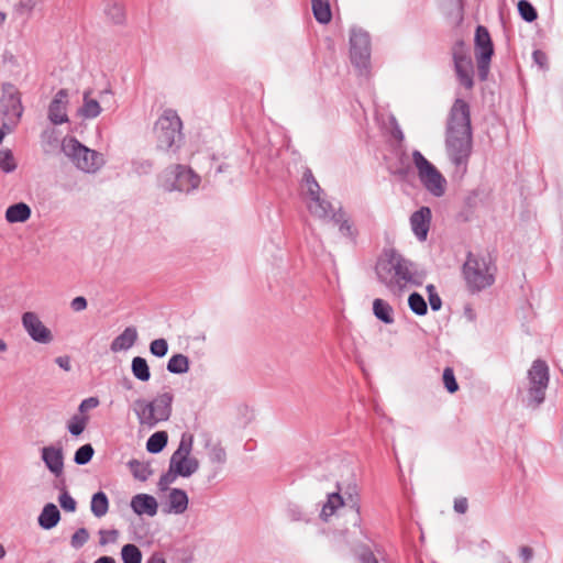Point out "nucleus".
Masks as SVG:
<instances>
[{
	"instance_id": "6ab92c4d",
	"label": "nucleus",
	"mask_w": 563,
	"mask_h": 563,
	"mask_svg": "<svg viewBox=\"0 0 563 563\" xmlns=\"http://www.w3.org/2000/svg\"><path fill=\"white\" fill-rule=\"evenodd\" d=\"M42 460L46 467L55 475L60 476L64 470V454L62 448L54 445L42 449Z\"/></svg>"
},
{
	"instance_id": "ea45409f",
	"label": "nucleus",
	"mask_w": 563,
	"mask_h": 563,
	"mask_svg": "<svg viewBox=\"0 0 563 563\" xmlns=\"http://www.w3.org/2000/svg\"><path fill=\"white\" fill-rule=\"evenodd\" d=\"M303 180L308 188V194L310 196V199L319 197L321 195V188H320L319 184L317 183V180L310 169H307L303 173Z\"/></svg>"
},
{
	"instance_id": "2f4dec72",
	"label": "nucleus",
	"mask_w": 563,
	"mask_h": 563,
	"mask_svg": "<svg viewBox=\"0 0 563 563\" xmlns=\"http://www.w3.org/2000/svg\"><path fill=\"white\" fill-rule=\"evenodd\" d=\"M168 442V434L166 431H157L153 433L146 442V450L152 454H157L164 450Z\"/></svg>"
},
{
	"instance_id": "6e6552de",
	"label": "nucleus",
	"mask_w": 563,
	"mask_h": 563,
	"mask_svg": "<svg viewBox=\"0 0 563 563\" xmlns=\"http://www.w3.org/2000/svg\"><path fill=\"white\" fill-rule=\"evenodd\" d=\"M192 444L194 435L188 432L183 433L177 450L170 456V471L176 472L181 477H189L199 468L198 460L190 456Z\"/></svg>"
},
{
	"instance_id": "4d7b16f0",
	"label": "nucleus",
	"mask_w": 563,
	"mask_h": 563,
	"mask_svg": "<svg viewBox=\"0 0 563 563\" xmlns=\"http://www.w3.org/2000/svg\"><path fill=\"white\" fill-rule=\"evenodd\" d=\"M99 405V399L97 397H89L84 399L79 405V412L82 415L89 409L96 408Z\"/></svg>"
},
{
	"instance_id": "20e7f679",
	"label": "nucleus",
	"mask_w": 563,
	"mask_h": 563,
	"mask_svg": "<svg viewBox=\"0 0 563 563\" xmlns=\"http://www.w3.org/2000/svg\"><path fill=\"white\" fill-rule=\"evenodd\" d=\"M496 267L489 256L470 253L464 265L463 276L467 288L481 291L495 282Z\"/></svg>"
},
{
	"instance_id": "473e14b6",
	"label": "nucleus",
	"mask_w": 563,
	"mask_h": 563,
	"mask_svg": "<svg viewBox=\"0 0 563 563\" xmlns=\"http://www.w3.org/2000/svg\"><path fill=\"white\" fill-rule=\"evenodd\" d=\"M167 371L172 374H185L189 371V358L188 356L178 353L174 354L168 363Z\"/></svg>"
},
{
	"instance_id": "72a5a7b5",
	"label": "nucleus",
	"mask_w": 563,
	"mask_h": 563,
	"mask_svg": "<svg viewBox=\"0 0 563 563\" xmlns=\"http://www.w3.org/2000/svg\"><path fill=\"white\" fill-rule=\"evenodd\" d=\"M128 465L133 476L142 482H145L153 473L148 464L137 460H131Z\"/></svg>"
},
{
	"instance_id": "f8f14e48",
	"label": "nucleus",
	"mask_w": 563,
	"mask_h": 563,
	"mask_svg": "<svg viewBox=\"0 0 563 563\" xmlns=\"http://www.w3.org/2000/svg\"><path fill=\"white\" fill-rule=\"evenodd\" d=\"M453 60L460 82L467 89L473 87L474 66L470 49L464 42L453 46Z\"/></svg>"
},
{
	"instance_id": "13d9d810",
	"label": "nucleus",
	"mask_w": 563,
	"mask_h": 563,
	"mask_svg": "<svg viewBox=\"0 0 563 563\" xmlns=\"http://www.w3.org/2000/svg\"><path fill=\"white\" fill-rule=\"evenodd\" d=\"M87 299L82 296H78L71 300L70 308L76 312H80L87 308Z\"/></svg>"
},
{
	"instance_id": "09e8293b",
	"label": "nucleus",
	"mask_w": 563,
	"mask_h": 563,
	"mask_svg": "<svg viewBox=\"0 0 563 563\" xmlns=\"http://www.w3.org/2000/svg\"><path fill=\"white\" fill-rule=\"evenodd\" d=\"M36 5V1L35 0H19L13 9H14V12L18 14V15H26L29 16L32 11L34 10Z\"/></svg>"
},
{
	"instance_id": "dca6fc26",
	"label": "nucleus",
	"mask_w": 563,
	"mask_h": 563,
	"mask_svg": "<svg viewBox=\"0 0 563 563\" xmlns=\"http://www.w3.org/2000/svg\"><path fill=\"white\" fill-rule=\"evenodd\" d=\"M339 507H349L354 510L356 515L360 514V504L357 497L350 495L346 499H344L339 493H331L328 495V500L323 505L321 510V518L323 520H328L330 516H332Z\"/></svg>"
},
{
	"instance_id": "412c9836",
	"label": "nucleus",
	"mask_w": 563,
	"mask_h": 563,
	"mask_svg": "<svg viewBox=\"0 0 563 563\" xmlns=\"http://www.w3.org/2000/svg\"><path fill=\"white\" fill-rule=\"evenodd\" d=\"M137 340V331L135 327H126L122 333L115 336L111 344L110 350L113 353L126 351L131 349Z\"/></svg>"
},
{
	"instance_id": "c85d7f7f",
	"label": "nucleus",
	"mask_w": 563,
	"mask_h": 563,
	"mask_svg": "<svg viewBox=\"0 0 563 563\" xmlns=\"http://www.w3.org/2000/svg\"><path fill=\"white\" fill-rule=\"evenodd\" d=\"M90 509L95 517L101 518L109 510V499L102 490L96 493L91 497Z\"/></svg>"
},
{
	"instance_id": "680f3d73",
	"label": "nucleus",
	"mask_w": 563,
	"mask_h": 563,
	"mask_svg": "<svg viewBox=\"0 0 563 563\" xmlns=\"http://www.w3.org/2000/svg\"><path fill=\"white\" fill-rule=\"evenodd\" d=\"M55 363L66 372L70 371L71 368L69 356H58L56 357Z\"/></svg>"
},
{
	"instance_id": "1a4fd4ad",
	"label": "nucleus",
	"mask_w": 563,
	"mask_h": 563,
	"mask_svg": "<svg viewBox=\"0 0 563 563\" xmlns=\"http://www.w3.org/2000/svg\"><path fill=\"white\" fill-rule=\"evenodd\" d=\"M412 156L415 166H412L409 157L402 154L400 157L401 167L393 170V173L398 174L401 177L402 191L406 195L416 198L417 192H415V189L422 184V154L420 151H415Z\"/></svg>"
},
{
	"instance_id": "49530a36",
	"label": "nucleus",
	"mask_w": 563,
	"mask_h": 563,
	"mask_svg": "<svg viewBox=\"0 0 563 563\" xmlns=\"http://www.w3.org/2000/svg\"><path fill=\"white\" fill-rule=\"evenodd\" d=\"M209 459L212 463L224 464L227 461L225 449L220 443L212 445L209 451Z\"/></svg>"
},
{
	"instance_id": "0e129e2a",
	"label": "nucleus",
	"mask_w": 563,
	"mask_h": 563,
	"mask_svg": "<svg viewBox=\"0 0 563 563\" xmlns=\"http://www.w3.org/2000/svg\"><path fill=\"white\" fill-rule=\"evenodd\" d=\"M391 135L398 142H401L404 139V134H402L400 128L396 123L391 129Z\"/></svg>"
},
{
	"instance_id": "a211bd4d",
	"label": "nucleus",
	"mask_w": 563,
	"mask_h": 563,
	"mask_svg": "<svg viewBox=\"0 0 563 563\" xmlns=\"http://www.w3.org/2000/svg\"><path fill=\"white\" fill-rule=\"evenodd\" d=\"M200 184V177L196 175L192 169L187 168L183 165L176 166L175 180L168 190H178L183 192H189L198 188Z\"/></svg>"
},
{
	"instance_id": "b1692460",
	"label": "nucleus",
	"mask_w": 563,
	"mask_h": 563,
	"mask_svg": "<svg viewBox=\"0 0 563 563\" xmlns=\"http://www.w3.org/2000/svg\"><path fill=\"white\" fill-rule=\"evenodd\" d=\"M32 210L25 202L11 205L5 210V220L9 223H22L31 218Z\"/></svg>"
},
{
	"instance_id": "ddd939ff",
	"label": "nucleus",
	"mask_w": 563,
	"mask_h": 563,
	"mask_svg": "<svg viewBox=\"0 0 563 563\" xmlns=\"http://www.w3.org/2000/svg\"><path fill=\"white\" fill-rule=\"evenodd\" d=\"M0 108L4 117L18 122L23 114V104L19 89L11 82L2 85Z\"/></svg>"
},
{
	"instance_id": "423d86ee",
	"label": "nucleus",
	"mask_w": 563,
	"mask_h": 563,
	"mask_svg": "<svg viewBox=\"0 0 563 563\" xmlns=\"http://www.w3.org/2000/svg\"><path fill=\"white\" fill-rule=\"evenodd\" d=\"M550 382L549 366L542 360L533 361L527 373L526 396L523 401L527 407L537 409L545 399V393Z\"/></svg>"
},
{
	"instance_id": "c9c22d12",
	"label": "nucleus",
	"mask_w": 563,
	"mask_h": 563,
	"mask_svg": "<svg viewBox=\"0 0 563 563\" xmlns=\"http://www.w3.org/2000/svg\"><path fill=\"white\" fill-rule=\"evenodd\" d=\"M123 563H141L142 552L135 544H125L121 550Z\"/></svg>"
},
{
	"instance_id": "393cba45",
	"label": "nucleus",
	"mask_w": 563,
	"mask_h": 563,
	"mask_svg": "<svg viewBox=\"0 0 563 563\" xmlns=\"http://www.w3.org/2000/svg\"><path fill=\"white\" fill-rule=\"evenodd\" d=\"M103 12L113 24L121 25L125 22V10L121 2L117 0H106Z\"/></svg>"
},
{
	"instance_id": "c756f323",
	"label": "nucleus",
	"mask_w": 563,
	"mask_h": 563,
	"mask_svg": "<svg viewBox=\"0 0 563 563\" xmlns=\"http://www.w3.org/2000/svg\"><path fill=\"white\" fill-rule=\"evenodd\" d=\"M101 113V107L96 99L90 98V90L84 92V103L80 114L85 119H95Z\"/></svg>"
},
{
	"instance_id": "603ef678",
	"label": "nucleus",
	"mask_w": 563,
	"mask_h": 563,
	"mask_svg": "<svg viewBox=\"0 0 563 563\" xmlns=\"http://www.w3.org/2000/svg\"><path fill=\"white\" fill-rule=\"evenodd\" d=\"M287 516L291 521H305L308 522L309 519L307 518L306 514L302 511L301 507L295 504H290L287 507Z\"/></svg>"
},
{
	"instance_id": "7ed1b4c3",
	"label": "nucleus",
	"mask_w": 563,
	"mask_h": 563,
	"mask_svg": "<svg viewBox=\"0 0 563 563\" xmlns=\"http://www.w3.org/2000/svg\"><path fill=\"white\" fill-rule=\"evenodd\" d=\"M174 395L170 391L158 394L152 400L136 399L133 411L141 427L153 429L158 423L168 421L173 412Z\"/></svg>"
},
{
	"instance_id": "3c124183",
	"label": "nucleus",
	"mask_w": 563,
	"mask_h": 563,
	"mask_svg": "<svg viewBox=\"0 0 563 563\" xmlns=\"http://www.w3.org/2000/svg\"><path fill=\"white\" fill-rule=\"evenodd\" d=\"M428 294V300L431 309L433 311H438L442 306L441 297L439 296L435 287L433 285H428L426 287Z\"/></svg>"
},
{
	"instance_id": "bf43d9fd",
	"label": "nucleus",
	"mask_w": 563,
	"mask_h": 563,
	"mask_svg": "<svg viewBox=\"0 0 563 563\" xmlns=\"http://www.w3.org/2000/svg\"><path fill=\"white\" fill-rule=\"evenodd\" d=\"M467 508H468V503H467L466 498L461 497V498H456L454 500V510L457 514H465L467 511Z\"/></svg>"
},
{
	"instance_id": "a19ab883",
	"label": "nucleus",
	"mask_w": 563,
	"mask_h": 563,
	"mask_svg": "<svg viewBox=\"0 0 563 563\" xmlns=\"http://www.w3.org/2000/svg\"><path fill=\"white\" fill-rule=\"evenodd\" d=\"M518 11L520 16L527 22H532L538 16L536 9L527 0H520L518 2Z\"/></svg>"
},
{
	"instance_id": "69168bd1",
	"label": "nucleus",
	"mask_w": 563,
	"mask_h": 563,
	"mask_svg": "<svg viewBox=\"0 0 563 563\" xmlns=\"http://www.w3.org/2000/svg\"><path fill=\"white\" fill-rule=\"evenodd\" d=\"M146 563H166L164 556L161 553H153Z\"/></svg>"
},
{
	"instance_id": "9d476101",
	"label": "nucleus",
	"mask_w": 563,
	"mask_h": 563,
	"mask_svg": "<svg viewBox=\"0 0 563 563\" xmlns=\"http://www.w3.org/2000/svg\"><path fill=\"white\" fill-rule=\"evenodd\" d=\"M350 57L352 64L366 69L371 58V38L369 34L361 29L352 30L350 36Z\"/></svg>"
},
{
	"instance_id": "58836bf2",
	"label": "nucleus",
	"mask_w": 563,
	"mask_h": 563,
	"mask_svg": "<svg viewBox=\"0 0 563 563\" xmlns=\"http://www.w3.org/2000/svg\"><path fill=\"white\" fill-rule=\"evenodd\" d=\"M93 454H95V450H93L92 445L89 443L85 444V445L80 446L79 449H77V451L75 452L74 462L77 465H86L91 461Z\"/></svg>"
},
{
	"instance_id": "052dcab7",
	"label": "nucleus",
	"mask_w": 563,
	"mask_h": 563,
	"mask_svg": "<svg viewBox=\"0 0 563 563\" xmlns=\"http://www.w3.org/2000/svg\"><path fill=\"white\" fill-rule=\"evenodd\" d=\"M519 555H520V558H521L523 563H530V561H531V559L533 556V551L529 547H522L520 549Z\"/></svg>"
},
{
	"instance_id": "7c9ffc66",
	"label": "nucleus",
	"mask_w": 563,
	"mask_h": 563,
	"mask_svg": "<svg viewBox=\"0 0 563 563\" xmlns=\"http://www.w3.org/2000/svg\"><path fill=\"white\" fill-rule=\"evenodd\" d=\"M131 372L133 376L141 382H148L151 378V371L147 361L144 357H133L131 362Z\"/></svg>"
},
{
	"instance_id": "c03bdc74",
	"label": "nucleus",
	"mask_w": 563,
	"mask_h": 563,
	"mask_svg": "<svg viewBox=\"0 0 563 563\" xmlns=\"http://www.w3.org/2000/svg\"><path fill=\"white\" fill-rule=\"evenodd\" d=\"M410 224L415 235L422 241V207L411 214Z\"/></svg>"
},
{
	"instance_id": "338daca9",
	"label": "nucleus",
	"mask_w": 563,
	"mask_h": 563,
	"mask_svg": "<svg viewBox=\"0 0 563 563\" xmlns=\"http://www.w3.org/2000/svg\"><path fill=\"white\" fill-rule=\"evenodd\" d=\"M430 219H431V211L428 207H424V239L427 238V234H428L427 223H429Z\"/></svg>"
},
{
	"instance_id": "0eeeda50",
	"label": "nucleus",
	"mask_w": 563,
	"mask_h": 563,
	"mask_svg": "<svg viewBox=\"0 0 563 563\" xmlns=\"http://www.w3.org/2000/svg\"><path fill=\"white\" fill-rule=\"evenodd\" d=\"M62 151L82 172L95 173L103 165L102 155L86 147L76 137H65Z\"/></svg>"
},
{
	"instance_id": "5fc2aeb1",
	"label": "nucleus",
	"mask_w": 563,
	"mask_h": 563,
	"mask_svg": "<svg viewBox=\"0 0 563 563\" xmlns=\"http://www.w3.org/2000/svg\"><path fill=\"white\" fill-rule=\"evenodd\" d=\"M409 308L418 316H422V295L415 291L408 298Z\"/></svg>"
},
{
	"instance_id": "f704fd0d",
	"label": "nucleus",
	"mask_w": 563,
	"mask_h": 563,
	"mask_svg": "<svg viewBox=\"0 0 563 563\" xmlns=\"http://www.w3.org/2000/svg\"><path fill=\"white\" fill-rule=\"evenodd\" d=\"M330 220L339 227L340 232L344 236H353L354 233L352 230V224L345 218V213L342 211V209H339L336 212H333L331 214Z\"/></svg>"
},
{
	"instance_id": "39448f33",
	"label": "nucleus",
	"mask_w": 563,
	"mask_h": 563,
	"mask_svg": "<svg viewBox=\"0 0 563 563\" xmlns=\"http://www.w3.org/2000/svg\"><path fill=\"white\" fill-rule=\"evenodd\" d=\"M183 122L177 112L173 109H166L157 119L154 125L156 147L159 151H168L176 146L183 140Z\"/></svg>"
},
{
	"instance_id": "8fccbe9b",
	"label": "nucleus",
	"mask_w": 563,
	"mask_h": 563,
	"mask_svg": "<svg viewBox=\"0 0 563 563\" xmlns=\"http://www.w3.org/2000/svg\"><path fill=\"white\" fill-rule=\"evenodd\" d=\"M98 533L100 537L99 544L101 547H104L109 543H115L119 538V531L117 529H110V530L100 529Z\"/></svg>"
},
{
	"instance_id": "a878e982",
	"label": "nucleus",
	"mask_w": 563,
	"mask_h": 563,
	"mask_svg": "<svg viewBox=\"0 0 563 563\" xmlns=\"http://www.w3.org/2000/svg\"><path fill=\"white\" fill-rule=\"evenodd\" d=\"M308 209L311 214L320 219H331V214L335 212L332 205L322 199L321 196L310 199Z\"/></svg>"
},
{
	"instance_id": "4be33fe9",
	"label": "nucleus",
	"mask_w": 563,
	"mask_h": 563,
	"mask_svg": "<svg viewBox=\"0 0 563 563\" xmlns=\"http://www.w3.org/2000/svg\"><path fill=\"white\" fill-rule=\"evenodd\" d=\"M166 512L180 515L188 508V496L184 489L172 488L167 498Z\"/></svg>"
},
{
	"instance_id": "f257e3e1",
	"label": "nucleus",
	"mask_w": 563,
	"mask_h": 563,
	"mask_svg": "<svg viewBox=\"0 0 563 563\" xmlns=\"http://www.w3.org/2000/svg\"><path fill=\"white\" fill-rule=\"evenodd\" d=\"M445 152L453 166V177L463 178L473 153V130L470 106L456 99L449 112L445 128Z\"/></svg>"
},
{
	"instance_id": "e2e57ef3",
	"label": "nucleus",
	"mask_w": 563,
	"mask_h": 563,
	"mask_svg": "<svg viewBox=\"0 0 563 563\" xmlns=\"http://www.w3.org/2000/svg\"><path fill=\"white\" fill-rule=\"evenodd\" d=\"M533 59L534 62L540 66V67H543L545 62H547V56L543 52L541 51H534L533 52Z\"/></svg>"
},
{
	"instance_id": "37998d69",
	"label": "nucleus",
	"mask_w": 563,
	"mask_h": 563,
	"mask_svg": "<svg viewBox=\"0 0 563 563\" xmlns=\"http://www.w3.org/2000/svg\"><path fill=\"white\" fill-rule=\"evenodd\" d=\"M89 540V532L86 528H79L70 538V545L78 550Z\"/></svg>"
},
{
	"instance_id": "5701e85b",
	"label": "nucleus",
	"mask_w": 563,
	"mask_h": 563,
	"mask_svg": "<svg viewBox=\"0 0 563 563\" xmlns=\"http://www.w3.org/2000/svg\"><path fill=\"white\" fill-rule=\"evenodd\" d=\"M60 520V512L56 505L48 503L46 504L42 512L40 514L37 521L41 528L51 530L57 526Z\"/></svg>"
},
{
	"instance_id": "4c0bfd02",
	"label": "nucleus",
	"mask_w": 563,
	"mask_h": 563,
	"mask_svg": "<svg viewBox=\"0 0 563 563\" xmlns=\"http://www.w3.org/2000/svg\"><path fill=\"white\" fill-rule=\"evenodd\" d=\"M16 168L13 153L9 148L0 150V169L4 173H12Z\"/></svg>"
},
{
	"instance_id": "6e6d98bb",
	"label": "nucleus",
	"mask_w": 563,
	"mask_h": 563,
	"mask_svg": "<svg viewBox=\"0 0 563 563\" xmlns=\"http://www.w3.org/2000/svg\"><path fill=\"white\" fill-rule=\"evenodd\" d=\"M179 476V474H176V472L170 471V467L168 468V472L161 475L158 481V487L161 490H166L168 486L176 479V477Z\"/></svg>"
},
{
	"instance_id": "f03ea898",
	"label": "nucleus",
	"mask_w": 563,
	"mask_h": 563,
	"mask_svg": "<svg viewBox=\"0 0 563 563\" xmlns=\"http://www.w3.org/2000/svg\"><path fill=\"white\" fill-rule=\"evenodd\" d=\"M375 272L378 280L393 294H401L418 286L415 265L395 249H385L379 255Z\"/></svg>"
},
{
	"instance_id": "e433bc0d",
	"label": "nucleus",
	"mask_w": 563,
	"mask_h": 563,
	"mask_svg": "<svg viewBox=\"0 0 563 563\" xmlns=\"http://www.w3.org/2000/svg\"><path fill=\"white\" fill-rule=\"evenodd\" d=\"M88 422V417L84 415H74L68 421L67 429L71 435H80Z\"/></svg>"
},
{
	"instance_id": "864d4df0",
	"label": "nucleus",
	"mask_w": 563,
	"mask_h": 563,
	"mask_svg": "<svg viewBox=\"0 0 563 563\" xmlns=\"http://www.w3.org/2000/svg\"><path fill=\"white\" fill-rule=\"evenodd\" d=\"M58 501H59V505L60 507L68 511V512H74L76 510V507H77V503L76 500L68 494L67 490H63V493L59 495L58 497Z\"/></svg>"
},
{
	"instance_id": "cd10ccee",
	"label": "nucleus",
	"mask_w": 563,
	"mask_h": 563,
	"mask_svg": "<svg viewBox=\"0 0 563 563\" xmlns=\"http://www.w3.org/2000/svg\"><path fill=\"white\" fill-rule=\"evenodd\" d=\"M311 8L313 16L319 23L327 24L331 21L332 13L329 0H311Z\"/></svg>"
},
{
	"instance_id": "774afa93",
	"label": "nucleus",
	"mask_w": 563,
	"mask_h": 563,
	"mask_svg": "<svg viewBox=\"0 0 563 563\" xmlns=\"http://www.w3.org/2000/svg\"><path fill=\"white\" fill-rule=\"evenodd\" d=\"M95 563H115L114 559L111 556H101L95 561Z\"/></svg>"
},
{
	"instance_id": "de8ad7c7",
	"label": "nucleus",
	"mask_w": 563,
	"mask_h": 563,
	"mask_svg": "<svg viewBox=\"0 0 563 563\" xmlns=\"http://www.w3.org/2000/svg\"><path fill=\"white\" fill-rule=\"evenodd\" d=\"M150 352L156 357H164L168 352V343L165 339H156L150 344Z\"/></svg>"
},
{
	"instance_id": "f3484780",
	"label": "nucleus",
	"mask_w": 563,
	"mask_h": 563,
	"mask_svg": "<svg viewBox=\"0 0 563 563\" xmlns=\"http://www.w3.org/2000/svg\"><path fill=\"white\" fill-rule=\"evenodd\" d=\"M68 103V91L59 89L48 106V120L55 124H63L69 121L66 108Z\"/></svg>"
},
{
	"instance_id": "2eb2a0df",
	"label": "nucleus",
	"mask_w": 563,
	"mask_h": 563,
	"mask_svg": "<svg viewBox=\"0 0 563 563\" xmlns=\"http://www.w3.org/2000/svg\"><path fill=\"white\" fill-rule=\"evenodd\" d=\"M448 189V180L442 173L424 158V190L435 198L443 197Z\"/></svg>"
},
{
	"instance_id": "aec40b11",
	"label": "nucleus",
	"mask_w": 563,
	"mask_h": 563,
	"mask_svg": "<svg viewBox=\"0 0 563 563\" xmlns=\"http://www.w3.org/2000/svg\"><path fill=\"white\" fill-rule=\"evenodd\" d=\"M131 508L137 515H148L151 517L157 514L156 499L147 494H137L131 500Z\"/></svg>"
},
{
	"instance_id": "79ce46f5",
	"label": "nucleus",
	"mask_w": 563,
	"mask_h": 563,
	"mask_svg": "<svg viewBox=\"0 0 563 563\" xmlns=\"http://www.w3.org/2000/svg\"><path fill=\"white\" fill-rule=\"evenodd\" d=\"M355 555L360 563H378L376 555L367 545L358 547Z\"/></svg>"
},
{
	"instance_id": "4468645a",
	"label": "nucleus",
	"mask_w": 563,
	"mask_h": 563,
	"mask_svg": "<svg viewBox=\"0 0 563 563\" xmlns=\"http://www.w3.org/2000/svg\"><path fill=\"white\" fill-rule=\"evenodd\" d=\"M22 325L33 341L42 344H48L53 341L52 331L44 325L35 312H24L22 314Z\"/></svg>"
},
{
	"instance_id": "bb28decb",
	"label": "nucleus",
	"mask_w": 563,
	"mask_h": 563,
	"mask_svg": "<svg viewBox=\"0 0 563 563\" xmlns=\"http://www.w3.org/2000/svg\"><path fill=\"white\" fill-rule=\"evenodd\" d=\"M373 313L379 321L384 322L385 324H391L395 321L394 309L389 302L384 299L376 298L373 301Z\"/></svg>"
},
{
	"instance_id": "9b49d317",
	"label": "nucleus",
	"mask_w": 563,
	"mask_h": 563,
	"mask_svg": "<svg viewBox=\"0 0 563 563\" xmlns=\"http://www.w3.org/2000/svg\"><path fill=\"white\" fill-rule=\"evenodd\" d=\"M475 51L479 77L485 80L489 70L490 58L494 54L493 42L485 26L478 25L476 27Z\"/></svg>"
},
{
	"instance_id": "a18cd8bd",
	"label": "nucleus",
	"mask_w": 563,
	"mask_h": 563,
	"mask_svg": "<svg viewBox=\"0 0 563 563\" xmlns=\"http://www.w3.org/2000/svg\"><path fill=\"white\" fill-rule=\"evenodd\" d=\"M442 379H443L444 387L446 388V390L449 393L453 394V393L457 391L459 384L455 379L454 372L451 367L444 368Z\"/></svg>"
}]
</instances>
